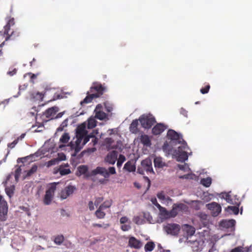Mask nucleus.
<instances>
[{
    "mask_svg": "<svg viewBox=\"0 0 252 252\" xmlns=\"http://www.w3.org/2000/svg\"><path fill=\"white\" fill-rule=\"evenodd\" d=\"M188 149H189V148L187 143L185 141H183L182 145L178 147V150H175L174 153V155L176 157L177 161L184 162L188 159V156L187 153Z\"/></svg>",
    "mask_w": 252,
    "mask_h": 252,
    "instance_id": "1",
    "label": "nucleus"
},
{
    "mask_svg": "<svg viewBox=\"0 0 252 252\" xmlns=\"http://www.w3.org/2000/svg\"><path fill=\"white\" fill-rule=\"evenodd\" d=\"M84 137H76V140L74 142L71 141L69 144L71 150H74L75 154L78 153L82 148L83 145H81V142Z\"/></svg>",
    "mask_w": 252,
    "mask_h": 252,
    "instance_id": "9",
    "label": "nucleus"
},
{
    "mask_svg": "<svg viewBox=\"0 0 252 252\" xmlns=\"http://www.w3.org/2000/svg\"><path fill=\"white\" fill-rule=\"evenodd\" d=\"M37 166L36 165H33L32 168H31L30 170H29L28 172H27V176H31L32 174L34 173L35 172H36L37 170Z\"/></svg>",
    "mask_w": 252,
    "mask_h": 252,
    "instance_id": "44",
    "label": "nucleus"
},
{
    "mask_svg": "<svg viewBox=\"0 0 252 252\" xmlns=\"http://www.w3.org/2000/svg\"><path fill=\"white\" fill-rule=\"evenodd\" d=\"M96 170L98 173L100 174L105 173L107 175L109 174H114L116 173V170L114 167H110L108 168V171L104 168L103 167H97Z\"/></svg>",
    "mask_w": 252,
    "mask_h": 252,
    "instance_id": "18",
    "label": "nucleus"
},
{
    "mask_svg": "<svg viewBox=\"0 0 252 252\" xmlns=\"http://www.w3.org/2000/svg\"><path fill=\"white\" fill-rule=\"evenodd\" d=\"M94 98H97V95L95 94H92L90 95H88L83 99V101L80 102L81 105H83L84 104L91 102L93 99Z\"/></svg>",
    "mask_w": 252,
    "mask_h": 252,
    "instance_id": "28",
    "label": "nucleus"
},
{
    "mask_svg": "<svg viewBox=\"0 0 252 252\" xmlns=\"http://www.w3.org/2000/svg\"><path fill=\"white\" fill-rule=\"evenodd\" d=\"M59 108L56 106H54L47 109L43 114V116L46 118L50 119L54 116L58 111Z\"/></svg>",
    "mask_w": 252,
    "mask_h": 252,
    "instance_id": "12",
    "label": "nucleus"
},
{
    "mask_svg": "<svg viewBox=\"0 0 252 252\" xmlns=\"http://www.w3.org/2000/svg\"><path fill=\"white\" fill-rule=\"evenodd\" d=\"M162 150L167 154H170L171 152V148L169 146L167 142H164L162 146Z\"/></svg>",
    "mask_w": 252,
    "mask_h": 252,
    "instance_id": "41",
    "label": "nucleus"
},
{
    "mask_svg": "<svg viewBox=\"0 0 252 252\" xmlns=\"http://www.w3.org/2000/svg\"><path fill=\"white\" fill-rule=\"evenodd\" d=\"M157 197L160 200L162 201H167V200H171V199L170 198L165 195V192L163 191H160L158 192L157 194Z\"/></svg>",
    "mask_w": 252,
    "mask_h": 252,
    "instance_id": "30",
    "label": "nucleus"
},
{
    "mask_svg": "<svg viewBox=\"0 0 252 252\" xmlns=\"http://www.w3.org/2000/svg\"><path fill=\"white\" fill-rule=\"evenodd\" d=\"M230 202H228V203L233 204L237 206H239L240 204V202L239 201L238 199H232L231 197V199L229 200Z\"/></svg>",
    "mask_w": 252,
    "mask_h": 252,
    "instance_id": "50",
    "label": "nucleus"
},
{
    "mask_svg": "<svg viewBox=\"0 0 252 252\" xmlns=\"http://www.w3.org/2000/svg\"><path fill=\"white\" fill-rule=\"evenodd\" d=\"M64 167H68V164H66L64 165H62L59 168L60 174L62 176L66 175L71 173L70 169L65 168Z\"/></svg>",
    "mask_w": 252,
    "mask_h": 252,
    "instance_id": "22",
    "label": "nucleus"
},
{
    "mask_svg": "<svg viewBox=\"0 0 252 252\" xmlns=\"http://www.w3.org/2000/svg\"><path fill=\"white\" fill-rule=\"evenodd\" d=\"M58 163L59 160H57L56 158H54L47 162L46 165L47 167H49L50 166L57 164Z\"/></svg>",
    "mask_w": 252,
    "mask_h": 252,
    "instance_id": "43",
    "label": "nucleus"
},
{
    "mask_svg": "<svg viewBox=\"0 0 252 252\" xmlns=\"http://www.w3.org/2000/svg\"><path fill=\"white\" fill-rule=\"evenodd\" d=\"M96 122L94 119H90L88 121V128H93L96 126Z\"/></svg>",
    "mask_w": 252,
    "mask_h": 252,
    "instance_id": "45",
    "label": "nucleus"
},
{
    "mask_svg": "<svg viewBox=\"0 0 252 252\" xmlns=\"http://www.w3.org/2000/svg\"><path fill=\"white\" fill-rule=\"evenodd\" d=\"M139 120L142 126L149 129L156 123V119L152 115H143L140 117Z\"/></svg>",
    "mask_w": 252,
    "mask_h": 252,
    "instance_id": "3",
    "label": "nucleus"
},
{
    "mask_svg": "<svg viewBox=\"0 0 252 252\" xmlns=\"http://www.w3.org/2000/svg\"><path fill=\"white\" fill-rule=\"evenodd\" d=\"M166 128V126L163 124H158L153 128L152 133L154 135L160 134Z\"/></svg>",
    "mask_w": 252,
    "mask_h": 252,
    "instance_id": "13",
    "label": "nucleus"
},
{
    "mask_svg": "<svg viewBox=\"0 0 252 252\" xmlns=\"http://www.w3.org/2000/svg\"><path fill=\"white\" fill-rule=\"evenodd\" d=\"M17 70L16 68H14L12 71H9L7 74L10 76H13L17 73Z\"/></svg>",
    "mask_w": 252,
    "mask_h": 252,
    "instance_id": "61",
    "label": "nucleus"
},
{
    "mask_svg": "<svg viewBox=\"0 0 252 252\" xmlns=\"http://www.w3.org/2000/svg\"><path fill=\"white\" fill-rule=\"evenodd\" d=\"M78 170L80 173L84 174L86 173L88 171V168L85 165H81L78 167Z\"/></svg>",
    "mask_w": 252,
    "mask_h": 252,
    "instance_id": "49",
    "label": "nucleus"
},
{
    "mask_svg": "<svg viewBox=\"0 0 252 252\" xmlns=\"http://www.w3.org/2000/svg\"><path fill=\"white\" fill-rule=\"evenodd\" d=\"M18 143V140H14L12 143L8 144V147L10 148H13Z\"/></svg>",
    "mask_w": 252,
    "mask_h": 252,
    "instance_id": "58",
    "label": "nucleus"
},
{
    "mask_svg": "<svg viewBox=\"0 0 252 252\" xmlns=\"http://www.w3.org/2000/svg\"><path fill=\"white\" fill-rule=\"evenodd\" d=\"M178 211L175 206V205L173 204L172 209L169 211V216L170 218H174L175 217L177 214H178Z\"/></svg>",
    "mask_w": 252,
    "mask_h": 252,
    "instance_id": "42",
    "label": "nucleus"
},
{
    "mask_svg": "<svg viewBox=\"0 0 252 252\" xmlns=\"http://www.w3.org/2000/svg\"><path fill=\"white\" fill-rule=\"evenodd\" d=\"M155 247V243L152 241L148 242L144 247V250L146 252H152Z\"/></svg>",
    "mask_w": 252,
    "mask_h": 252,
    "instance_id": "32",
    "label": "nucleus"
},
{
    "mask_svg": "<svg viewBox=\"0 0 252 252\" xmlns=\"http://www.w3.org/2000/svg\"><path fill=\"white\" fill-rule=\"evenodd\" d=\"M126 160V157L123 155H120L119 156V158L118 159L117 163V166L118 168H121L123 162Z\"/></svg>",
    "mask_w": 252,
    "mask_h": 252,
    "instance_id": "40",
    "label": "nucleus"
},
{
    "mask_svg": "<svg viewBox=\"0 0 252 252\" xmlns=\"http://www.w3.org/2000/svg\"><path fill=\"white\" fill-rule=\"evenodd\" d=\"M118 152L116 151H112L109 153L105 158L106 162L110 164H114L117 159Z\"/></svg>",
    "mask_w": 252,
    "mask_h": 252,
    "instance_id": "11",
    "label": "nucleus"
},
{
    "mask_svg": "<svg viewBox=\"0 0 252 252\" xmlns=\"http://www.w3.org/2000/svg\"><path fill=\"white\" fill-rule=\"evenodd\" d=\"M57 183H52L48 189L46 191V193L43 199V203L45 205H49L52 200L55 191L56 189Z\"/></svg>",
    "mask_w": 252,
    "mask_h": 252,
    "instance_id": "4",
    "label": "nucleus"
},
{
    "mask_svg": "<svg viewBox=\"0 0 252 252\" xmlns=\"http://www.w3.org/2000/svg\"><path fill=\"white\" fill-rule=\"evenodd\" d=\"M21 166H22V165H20V166L16 165L15 166L16 169L15 171L14 177H15V180L16 181L18 180L19 178L21 175V173L22 172Z\"/></svg>",
    "mask_w": 252,
    "mask_h": 252,
    "instance_id": "39",
    "label": "nucleus"
},
{
    "mask_svg": "<svg viewBox=\"0 0 252 252\" xmlns=\"http://www.w3.org/2000/svg\"><path fill=\"white\" fill-rule=\"evenodd\" d=\"M104 105L106 111L108 112H111L113 110V108L112 105L110 104L108 102H104Z\"/></svg>",
    "mask_w": 252,
    "mask_h": 252,
    "instance_id": "46",
    "label": "nucleus"
},
{
    "mask_svg": "<svg viewBox=\"0 0 252 252\" xmlns=\"http://www.w3.org/2000/svg\"><path fill=\"white\" fill-rule=\"evenodd\" d=\"M178 167L180 170H185V167H186V165L185 164H184V165L178 164Z\"/></svg>",
    "mask_w": 252,
    "mask_h": 252,
    "instance_id": "64",
    "label": "nucleus"
},
{
    "mask_svg": "<svg viewBox=\"0 0 252 252\" xmlns=\"http://www.w3.org/2000/svg\"><path fill=\"white\" fill-rule=\"evenodd\" d=\"M141 167H138L137 172L141 175L144 174L146 171L147 173L154 174V171L152 167V160L149 158H146L143 160L141 163Z\"/></svg>",
    "mask_w": 252,
    "mask_h": 252,
    "instance_id": "2",
    "label": "nucleus"
},
{
    "mask_svg": "<svg viewBox=\"0 0 252 252\" xmlns=\"http://www.w3.org/2000/svg\"><path fill=\"white\" fill-rule=\"evenodd\" d=\"M8 206L6 201L0 195V221H4L6 219Z\"/></svg>",
    "mask_w": 252,
    "mask_h": 252,
    "instance_id": "6",
    "label": "nucleus"
},
{
    "mask_svg": "<svg viewBox=\"0 0 252 252\" xmlns=\"http://www.w3.org/2000/svg\"><path fill=\"white\" fill-rule=\"evenodd\" d=\"M26 133H22L20 136H19L16 140H18V142L19 140H22L25 136Z\"/></svg>",
    "mask_w": 252,
    "mask_h": 252,
    "instance_id": "63",
    "label": "nucleus"
},
{
    "mask_svg": "<svg viewBox=\"0 0 252 252\" xmlns=\"http://www.w3.org/2000/svg\"><path fill=\"white\" fill-rule=\"evenodd\" d=\"M210 86L209 84H207L204 88L200 89V92L202 94H206L209 91Z\"/></svg>",
    "mask_w": 252,
    "mask_h": 252,
    "instance_id": "47",
    "label": "nucleus"
},
{
    "mask_svg": "<svg viewBox=\"0 0 252 252\" xmlns=\"http://www.w3.org/2000/svg\"><path fill=\"white\" fill-rule=\"evenodd\" d=\"M76 189L75 186L68 185L63 189L60 193V197L63 199L67 198L70 195L72 194L74 191Z\"/></svg>",
    "mask_w": 252,
    "mask_h": 252,
    "instance_id": "10",
    "label": "nucleus"
},
{
    "mask_svg": "<svg viewBox=\"0 0 252 252\" xmlns=\"http://www.w3.org/2000/svg\"><path fill=\"white\" fill-rule=\"evenodd\" d=\"M103 199L104 198L102 197H96L95 198V200L94 201V204L95 206H98L100 203H101L103 201Z\"/></svg>",
    "mask_w": 252,
    "mask_h": 252,
    "instance_id": "53",
    "label": "nucleus"
},
{
    "mask_svg": "<svg viewBox=\"0 0 252 252\" xmlns=\"http://www.w3.org/2000/svg\"><path fill=\"white\" fill-rule=\"evenodd\" d=\"M69 139L70 137L69 134L68 133H64L60 138V142L63 144H66L68 142Z\"/></svg>",
    "mask_w": 252,
    "mask_h": 252,
    "instance_id": "38",
    "label": "nucleus"
},
{
    "mask_svg": "<svg viewBox=\"0 0 252 252\" xmlns=\"http://www.w3.org/2000/svg\"><path fill=\"white\" fill-rule=\"evenodd\" d=\"M231 195L229 193H221V198L224 199L227 202H230L229 200L231 199Z\"/></svg>",
    "mask_w": 252,
    "mask_h": 252,
    "instance_id": "48",
    "label": "nucleus"
},
{
    "mask_svg": "<svg viewBox=\"0 0 252 252\" xmlns=\"http://www.w3.org/2000/svg\"><path fill=\"white\" fill-rule=\"evenodd\" d=\"M133 221L137 224H140L142 223V220L139 216H134L133 218Z\"/></svg>",
    "mask_w": 252,
    "mask_h": 252,
    "instance_id": "52",
    "label": "nucleus"
},
{
    "mask_svg": "<svg viewBox=\"0 0 252 252\" xmlns=\"http://www.w3.org/2000/svg\"><path fill=\"white\" fill-rule=\"evenodd\" d=\"M157 207L159 209L160 215L165 218H170L169 211H168L165 208L161 207L159 204H158Z\"/></svg>",
    "mask_w": 252,
    "mask_h": 252,
    "instance_id": "25",
    "label": "nucleus"
},
{
    "mask_svg": "<svg viewBox=\"0 0 252 252\" xmlns=\"http://www.w3.org/2000/svg\"><path fill=\"white\" fill-rule=\"evenodd\" d=\"M102 210L103 209H100L99 207L98 209L95 211V215L97 219H101L105 217L106 214Z\"/></svg>",
    "mask_w": 252,
    "mask_h": 252,
    "instance_id": "37",
    "label": "nucleus"
},
{
    "mask_svg": "<svg viewBox=\"0 0 252 252\" xmlns=\"http://www.w3.org/2000/svg\"><path fill=\"white\" fill-rule=\"evenodd\" d=\"M105 90V88L101 84L94 83L93 86L91 88L90 91L93 94L97 95V98L102 95Z\"/></svg>",
    "mask_w": 252,
    "mask_h": 252,
    "instance_id": "7",
    "label": "nucleus"
},
{
    "mask_svg": "<svg viewBox=\"0 0 252 252\" xmlns=\"http://www.w3.org/2000/svg\"><path fill=\"white\" fill-rule=\"evenodd\" d=\"M176 208H177L178 213L180 212H186L188 211V207L185 204L179 203V204H174Z\"/></svg>",
    "mask_w": 252,
    "mask_h": 252,
    "instance_id": "27",
    "label": "nucleus"
},
{
    "mask_svg": "<svg viewBox=\"0 0 252 252\" xmlns=\"http://www.w3.org/2000/svg\"><path fill=\"white\" fill-rule=\"evenodd\" d=\"M200 183L205 187H209L212 183V179L210 177L203 178L200 181Z\"/></svg>",
    "mask_w": 252,
    "mask_h": 252,
    "instance_id": "34",
    "label": "nucleus"
},
{
    "mask_svg": "<svg viewBox=\"0 0 252 252\" xmlns=\"http://www.w3.org/2000/svg\"><path fill=\"white\" fill-rule=\"evenodd\" d=\"M95 118L99 120H104L107 117V115L105 113L100 110L95 111Z\"/></svg>",
    "mask_w": 252,
    "mask_h": 252,
    "instance_id": "33",
    "label": "nucleus"
},
{
    "mask_svg": "<svg viewBox=\"0 0 252 252\" xmlns=\"http://www.w3.org/2000/svg\"><path fill=\"white\" fill-rule=\"evenodd\" d=\"M31 97L35 100H42L44 94L38 92H33L32 94Z\"/></svg>",
    "mask_w": 252,
    "mask_h": 252,
    "instance_id": "29",
    "label": "nucleus"
},
{
    "mask_svg": "<svg viewBox=\"0 0 252 252\" xmlns=\"http://www.w3.org/2000/svg\"><path fill=\"white\" fill-rule=\"evenodd\" d=\"M124 169L129 172H134L136 170V166L133 163V161H128L127 162L125 163L124 167Z\"/></svg>",
    "mask_w": 252,
    "mask_h": 252,
    "instance_id": "21",
    "label": "nucleus"
},
{
    "mask_svg": "<svg viewBox=\"0 0 252 252\" xmlns=\"http://www.w3.org/2000/svg\"><path fill=\"white\" fill-rule=\"evenodd\" d=\"M141 142L146 146H150L151 145V140L147 135H142L140 137Z\"/></svg>",
    "mask_w": 252,
    "mask_h": 252,
    "instance_id": "26",
    "label": "nucleus"
},
{
    "mask_svg": "<svg viewBox=\"0 0 252 252\" xmlns=\"http://www.w3.org/2000/svg\"><path fill=\"white\" fill-rule=\"evenodd\" d=\"M104 143L108 150L117 149L118 148V145L114 144V141L112 138H106L104 140Z\"/></svg>",
    "mask_w": 252,
    "mask_h": 252,
    "instance_id": "16",
    "label": "nucleus"
},
{
    "mask_svg": "<svg viewBox=\"0 0 252 252\" xmlns=\"http://www.w3.org/2000/svg\"><path fill=\"white\" fill-rule=\"evenodd\" d=\"M239 206L237 205L234 206H229L225 209V211L230 214L233 213L235 215H237L239 213Z\"/></svg>",
    "mask_w": 252,
    "mask_h": 252,
    "instance_id": "24",
    "label": "nucleus"
},
{
    "mask_svg": "<svg viewBox=\"0 0 252 252\" xmlns=\"http://www.w3.org/2000/svg\"><path fill=\"white\" fill-rule=\"evenodd\" d=\"M242 249V247H237L232 249L230 252H243Z\"/></svg>",
    "mask_w": 252,
    "mask_h": 252,
    "instance_id": "56",
    "label": "nucleus"
},
{
    "mask_svg": "<svg viewBox=\"0 0 252 252\" xmlns=\"http://www.w3.org/2000/svg\"><path fill=\"white\" fill-rule=\"evenodd\" d=\"M87 134V131L86 129V125L83 124L79 126L76 129V137H84Z\"/></svg>",
    "mask_w": 252,
    "mask_h": 252,
    "instance_id": "14",
    "label": "nucleus"
},
{
    "mask_svg": "<svg viewBox=\"0 0 252 252\" xmlns=\"http://www.w3.org/2000/svg\"><path fill=\"white\" fill-rule=\"evenodd\" d=\"M58 156V158H56L57 160H59V162L61 161L65 160L66 159V156L63 153H59Z\"/></svg>",
    "mask_w": 252,
    "mask_h": 252,
    "instance_id": "51",
    "label": "nucleus"
},
{
    "mask_svg": "<svg viewBox=\"0 0 252 252\" xmlns=\"http://www.w3.org/2000/svg\"><path fill=\"white\" fill-rule=\"evenodd\" d=\"M206 207L211 211V214L214 217L218 216L221 211L220 205L215 202L207 204Z\"/></svg>",
    "mask_w": 252,
    "mask_h": 252,
    "instance_id": "8",
    "label": "nucleus"
},
{
    "mask_svg": "<svg viewBox=\"0 0 252 252\" xmlns=\"http://www.w3.org/2000/svg\"><path fill=\"white\" fill-rule=\"evenodd\" d=\"M88 206H89V209L91 211H93V210H94V203H93V202L92 201H90L89 202Z\"/></svg>",
    "mask_w": 252,
    "mask_h": 252,
    "instance_id": "60",
    "label": "nucleus"
},
{
    "mask_svg": "<svg viewBox=\"0 0 252 252\" xmlns=\"http://www.w3.org/2000/svg\"><path fill=\"white\" fill-rule=\"evenodd\" d=\"M64 240V238L63 235H59L55 237L54 242L56 244L60 245L63 242Z\"/></svg>",
    "mask_w": 252,
    "mask_h": 252,
    "instance_id": "35",
    "label": "nucleus"
},
{
    "mask_svg": "<svg viewBox=\"0 0 252 252\" xmlns=\"http://www.w3.org/2000/svg\"><path fill=\"white\" fill-rule=\"evenodd\" d=\"M62 97L61 95L59 94H55L54 96H53L52 98H51L50 100L48 101V102L56 100L58 99L61 98Z\"/></svg>",
    "mask_w": 252,
    "mask_h": 252,
    "instance_id": "55",
    "label": "nucleus"
},
{
    "mask_svg": "<svg viewBox=\"0 0 252 252\" xmlns=\"http://www.w3.org/2000/svg\"><path fill=\"white\" fill-rule=\"evenodd\" d=\"M128 220V219L126 217H123L120 219V222L121 224H125Z\"/></svg>",
    "mask_w": 252,
    "mask_h": 252,
    "instance_id": "57",
    "label": "nucleus"
},
{
    "mask_svg": "<svg viewBox=\"0 0 252 252\" xmlns=\"http://www.w3.org/2000/svg\"><path fill=\"white\" fill-rule=\"evenodd\" d=\"M112 204V200H107L105 201L101 205L99 206L100 209H105L109 208L111 207Z\"/></svg>",
    "mask_w": 252,
    "mask_h": 252,
    "instance_id": "36",
    "label": "nucleus"
},
{
    "mask_svg": "<svg viewBox=\"0 0 252 252\" xmlns=\"http://www.w3.org/2000/svg\"><path fill=\"white\" fill-rule=\"evenodd\" d=\"M181 227L179 224L176 223H168L164 226V230L168 234L177 236L179 234Z\"/></svg>",
    "mask_w": 252,
    "mask_h": 252,
    "instance_id": "5",
    "label": "nucleus"
},
{
    "mask_svg": "<svg viewBox=\"0 0 252 252\" xmlns=\"http://www.w3.org/2000/svg\"><path fill=\"white\" fill-rule=\"evenodd\" d=\"M180 112L181 114H182L185 116H186V117L187 116L188 112L185 109L182 108L181 109Z\"/></svg>",
    "mask_w": 252,
    "mask_h": 252,
    "instance_id": "62",
    "label": "nucleus"
},
{
    "mask_svg": "<svg viewBox=\"0 0 252 252\" xmlns=\"http://www.w3.org/2000/svg\"><path fill=\"white\" fill-rule=\"evenodd\" d=\"M83 142L82 143V145H84L89 141L90 137L86 135V136H85L83 138Z\"/></svg>",
    "mask_w": 252,
    "mask_h": 252,
    "instance_id": "59",
    "label": "nucleus"
},
{
    "mask_svg": "<svg viewBox=\"0 0 252 252\" xmlns=\"http://www.w3.org/2000/svg\"><path fill=\"white\" fill-rule=\"evenodd\" d=\"M128 245L131 248L138 249L141 247L142 244L139 240H137L135 237H131L129 239Z\"/></svg>",
    "mask_w": 252,
    "mask_h": 252,
    "instance_id": "15",
    "label": "nucleus"
},
{
    "mask_svg": "<svg viewBox=\"0 0 252 252\" xmlns=\"http://www.w3.org/2000/svg\"><path fill=\"white\" fill-rule=\"evenodd\" d=\"M131 228V226L129 224H123L121 226V229L124 231L129 230Z\"/></svg>",
    "mask_w": 252,
    "mask_h": 252,
    "instance_id": "54",
    "label": "nucleus"
},
{
    "mask_svg": "<svg viewBox=\"0 0 252 252\" xmlns=\"http://www.w3.org/2000/svg\"><path fill=\"white\" fill-rule=\"evenodd\" d=\"M154 163L156 168H163L167 166V164L163 161L162 158L157 157L154 159Z\"/></svg>",
    "mask_w": 252,
    "mask_h": 252,
    "instance_id": "19",
    "label": "nucleus"
},
{
    "mask_svg": "<svg viewBox=\"0 0 252 252\" xmlns=\"http://www.w3.org/2000/svg\"><path fill=\"white\" fill-rule=\"evenodd\" d=\"M183 229L186 232L187 236H192L195 231V229L193 226L187 224H185L183 225Z\"/></svg>",
    "mask_w": 252,
    "mask_h": 252,
    "instance_id": "20",
    "label": "nucleus"
},
{
    "mask_svg": "<svg viewBox=\"0 0 252 252\" xmlns=\"http://www.w3.org/2000/svg\"><path fill=\"white\" fill-rule=\"evenodd\" d=\"M235 220H222L221 225L226 227H232L235 225Z\"/></svg>",
    "mask_w": 252,
    "mask_h": 252,
    "instance_id": "31",
    "label": "nucleus"
},
{
    "mask_svg": "<svg viewBox=\"0 0 252 252\" xmlns=\"http://www.w3.org/2000/svg\"><path fill=\"white\" fill-rule=\"evenodd\" d=\"M167 136L168 139H170L172 140H176L178 141V143H181L180 137L179 134L176 132L175 130L172 129L168 130Z\"/></svg>",
    "mask_w": 252,
    "mask_h": 252,
    "instance_id": "17",
    "label": "nucleus"
},
{
    "mask_svg": "<svg viewBox=\"0 0 252 252\" xmlns=\"http://www.w3.org/2000/svg\"><path fill=\"white\" fill-rule=\"evenodd\" d=\"M138 122L137 120H133L129 126L130 131L133 133H136L138 131Z\"/></svg>",
    "mask_w": 252,
    "mask_h": 252,
    "instance_id": "23",
    "label": "nucleus"
}]
</instances>
